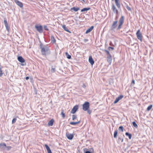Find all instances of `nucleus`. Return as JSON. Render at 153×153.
Instances as JSON below:
<instances>
[{"label":"nucleus","mask_w":153,"mask_h":153,"mask_svg":"<svg viewBox=\"0 0 153 153\" xmlns=\"http://www.w3.org/2000/svg\"><path fill=\"white\" fill-rule=\"evenodd\" d=\"M92 150L93 151V148H92Z\"/></svg>","instance_id":"nucleus-54"},{"label":"nucleus","mask_w":153,"mask_h":153,"mask_svg":"<svg viewBox=\"0 0 153 153\" xmlns=\"http://www.w3.org/2000/svg\"><path fill=\"white\" fill-rule=\"evenodd\" d=\"M112 59V56L111 55L107 56V61L110 64L111 62Z\"/></svg>","instance_id":"nucleus-14"},{"label":"nucleus","mask_w":153,"mask_h":153,"mask_svg":"<svg viewBox=\"0 0 153 153\" xmlns=\"http://www.w3.org/2000/svg\"><path fill=\"white\" fill-rule=\"evenodd\" d=\"M44 29L47 31H48L49 30V29L47 26L46 25H44Z\"/></svg>","instance_id":"nucleus-34"},{"label":"nucleus","mask_w":153,"mask_h":153,"mask_svg":"<svg viewBox=\"0 0 153 153\" xmlns=\"http://www.w3.org/2000/svg\"><path fill=\"white\" fill-rule=\"evenodd\" d=\"M112 9L113 10V11L114 13H115L116 14H117L118 13V10L116 8L114 4H112Z\"/></svg>","instance_id":"nucleus-9"},{"label":"nucleus","mask_w":153,"mask_h":153,"mask_svg":"<svg viewBox=\"0 0 153 153\" xmlns=\"http://www.w3.org/2000/svg\"><path fill=\"white\" fill-rule=\"evenodd\" d=\"M45 147L46 148L47 150L48 149H50V148L49 147V146L47 145V144H45Z\"/></svg>","instance_id":"nucleus-41"},{"label":"nucleus","mask_w":153,"mask_h":153,"mask_svg":"<svg viewBox=\"0 0 153 153\" xmlns=\"http://www.w3.org/2000/svg\"><path fill=\"white\" fill-rule=\"evenodd\" d=\"M117 130H116L114 131V138H117Z\"/></svg>","instance_id":"nucleus-26"},{"label":"nucleus","mask_w":153,"mask_h":153,"mask_svg":"<svg viewBox=\"0 0 153 153\" xmlns=\"http://www.w3.org/2000/svg\"><path fill=\"white\" fill-rule=\"evenodd\" d=\"M6 147V144L4 143H1L0 144V149H4Z\"/></svg>","instance_id":"nucleus-15"},{"label":"nucleus","mask_w":153,"mask_h":153,"mask_svg":"<svg viewBox=\"0 0 153 153\" xmlns=\"http://www.w3.org/2000/svg\"><path fill=\"white\" fill-rule=\"evenodd\" d=\"M85 153H91V152L89 151H86L85 152Z\"/></svg>","instance_id":"nucleus-47"},{"label":"nucleus","mask_w":153,"mask_h":153,"mask_svg":"<svg viewBox=\"0 0 153 153\" xmlns=\"http://www.w3.org/2000/svg\"><path fill=\"white\" fill-rule=\"evenodd\" d=\"M61 115H62V117L63 118H64L65 117V114L63 112V110H62L61 111Z\"/></svg>","instance_id":"nucleus-30"},{"label":"nucleus","mask_w":153,"mask_h":153,"mask_svg":"<svg viewBox=\"0 0 153 153\" xmlns=\"http://www.w3.org/2000/svg\"><path fill=\"white\" fill-rule=\"evenodd\" d=\"M90 9V7H87V8H84L82 9L81 10V12H83L85 11H87L88 10Z\"/></svg>","instance_id":"nucleus-23"},{"label":"nucleus","mask_w":153,"mask_h":153,"mask_svg":"<svg viewBox=\"0 0 153 153\" xmlns=\"http://www.w3.org/2000/svg\"><path fill=\"white\" fill-rule=\"evenodd\" d=\"M136 34L137 38L141 42L142 41V36L140 30H138L137 31Z\"/></svg>","instance_id":"nucleus-6"},{"label":"nucleus","mask_w":153,"mask_h":153,"mask_svg":"<svg viewBox=\"0 0 153 153\" xmlns=\"http://www.w3.org/2000/svg\"><path fill=\"white\" fill-rule=\"evenodd\" d=\"M29 77L28 76H27L25 78V79L26 80H28L29 79Z\"/></svg>","instance_id":"nucleus-49"},{"label":"nucleus","mask_w":153,"mask_h":153,"mask_svg":"<svg viewBox=\"0 0 153 153\" xmlns=\"http://www.w3.org/2000/svg\"><path fill=\"white\" fill-rule=\"evenodd\" d=\"M132 124L133 126L136 128H137L138 127V126L137 124L136 123V122L134 121L132 122Z\"/></svg>","instance_id":"nucleus-29"},{"label":"nucleus","mask_w":153,"mask_h":153,"mask_svg":"<svg viewBox=\"0 0 153 153\" xmlns=\"http://www.w3.org/2000/svg\"><path fill=\"white\" fill-rule=\"evenodd\" d=\"M83 1H84V2H85V1L84 0H82Z\"/></svg>","instance_id":"nucleus-53"},{"label":"nucleus","mask_w":153,"mask_h":153,"mask_svg":"<svg viewBox=\"0 0 153 153\" xmlns=\"http://www.w3.org/2000/svg\"><path fill=\"white\" fill-rule=\"evenodd\" d=\"M65 55L67 57V58L68 59H71V56L69 55L68 52H66L65 53Z\"/></svg>","instance_id":"nucleus-25"},{"label":"nucleus","mask_w":153,"mask_h":153,"mask_svg":"<svg viewBox=\"0 0 153 153\" xmlns=\"http://www.w3.org/2000/svg\"><path fill=\"white\" fill-rule=\"evenodd\" d=\"M77 118L76 115H72V120H74Z\"/></svg>","instance_id":"nucleus-33"},{"label":"nucleus","mask_w":153,"mask_h":153,"mask_svg":"<svg viewBox=\"0 0 153 153\" xmlns=\"http://www.w3.org/2000/svg\"><path fill=\"white\" fill-rule=\"evenodd\" d=\"M118 21L117 20L114 21L113 22L112 24V25L111 28V30H114L117 27V23L118 22Z\"/></svg>","instance_id":"nucleus-7"},{"label":"nucleus","mask_w":153,"mask_h":153,"mask_svg":"<svg viewBox=\"0 0 153 153\" xmlns=\"http://www.w3.org/2000/svg\"><path fill=\"white\" fill-rule=\"evenodd\" d=\"M108 49L109 51L113 50L114 49V48L111 47H109L108 48Z\"/></svg>","instance_id":"nucleus-35"},{"label":"nucleus","mask_w":153,"mask_h":153,"mask_svg":"<svg viewBox=\"0 0 153 153\" xmlns=\"http://www.w3.org/2000/svg\"><path fill=\"white\" fill-rule=\"evenodd\" d=\"M89 62L92 65H93L94 63V61L91 56H89Z\"/></svg>","instance_id":"nucleus-12"},{"label":"nucleus","mask_w":153,"mask_h":153,"mask_svg":"<svg viewBox=\"0 0 153 153\" xmlns=\"http://www.w3.org/2000/svg\"><path fill=\"white\" fill-rule=\"evenodd\" d=\"M103 51L105 52L106 53L107 55V56H110V55H111L110 54L109 52V51H108V50H104Z\"/></svg>","instance_id":"nucleus-27"},{"label":"nucleus","mask_w":153,"mask_h":153,"mask_svg":"<svg viewBox=\"0 0 153 153\" xmlns=\"http://www.w3.org/2000/svg\"><path fill=\"white\" fill-rule=\"evenodd\" d=\"M15 3L20 7H22L23 6V4L22 2H20L18 0H15Z\"/></svg>","instance_id":"nucleus-11"},{"label":"nucleus","mask_w":153,"mask_h":153,"mask_svg":"<svg viewBox=\"0 0 153 153\" xmlns=\"http://www.w3.org/2000/svg\"><path fill=\"white\" fill-rule=\"evenodd\" d=\"M47 151L48 152H49L51 151V150L50 149H48V150H47Z\"/></svg>","instance_id":"nucleus-50"},{"label":"nucleus","mask_w":153,"mask_h":153,"mask_svg":"<svg viewBox=\"0 0 153 153\" xmlns=\"http://www.w3.org/2000/svg\"><path fill=\"white\" fill-rule=\"evenodd\" d=\"M118 141L119 142H120L121 140V142H123V138H121L120 137H119L118 139Z\"/></svg>","instance_id":"nucleus-37"},{"label":"nucleus","mask_w":153,"mask_h":153,"mask_svg":"<svg viewBox=\"0 0 153 153\" xmlns=\"http://www.w3.org/2000/svg\"><path fill=\"white\" fill-rule=\"evenodd\" d=\"M124 16H121L119 21V25L117 28V30H119L121 28V26L124 23Z\"/></svg>","instance_id":"nucleus-2"},{"label":"nucleus","mask_w":153,"mask_h":153,"mask_svg":"<svg viewBox=\"0 0 153 153\" xmlns=\"http://www.w3.org/2000/svg\"><path fill=\"white\" fill-rule=\"evenodd\" d=\"M17 59L18 60L22 63V65L24 66L26 65V63L25 62V60L24 59L22 56H19L18 57Z\"/></svg>","instance_id":"nucleus-5"},{"label":"nucleus","mask_w":153,"mask_h":153,"mask_svg":"<svg viewBox=\"0 0 153 153\" xmlns=\"http://www.w3.org/2000/svg\"><path fill=\"white\" fill-rule=\"evenodd\" d=\"M115 3L116 5L117 6V7L119 8L120 7V1L119 0H115Z\"/></svg>","instance_id":"nucleus-19"},{"label":"nucleus","mask_w":153,"mask_h":153,"mask_svg":"<svg viewBox=\"0 0 153 153\" xmlns=\"http://www.w3.org/2000/svg\"><path fill=\"white\" fill-rule=\"evenodd\" d=\"M2 71L1 68H0V76H1L2 75Z\"/></svg>","instance_id":"nucleus-40"},{"label":"nucleus","mask_w":153,"mask_h":153,"mask_svg":"<svg viewBox=\"0 0 153 153\" xmlns=\"http://www.w3.org/2000/svg\"><path fill=\"white\" fill-rule=\"evenodd\" d=\"M40 46L42 54L45 55L47 54L50 53V51L48 48L46 46L42 47V44H40Z\"/></svg>","instance_id":"nucleus-1"},{"label":"nucleus","mask_w":153,"mask_h":153,"mask_svg":"<svg viewBox=\"0 0 153 153\" xmlns=\"http://www.w3.org/2000/svg\"><path fill=\"white\" fill-rule=\"evenodd\" d=\"M126 8L128 10H129V11L131 10V8L130 7H128V5H126Z\"/></svg>","instance_id":"nucleus-32"},{"label":"nucleus","mask_w":153,"mask_h":153,"mask_svg":"<svg viewBox=\"0 0 153 153\" xmlns=\"http://www.w3.org/2000/svg\"><path fill=\"white\" fill-rule=\"evenodd\" d=\"M117 17H116L115 18V19L116 20H117Z\"/></svg>","instance_id":"nucleus-51"},{"label":"nucleus","mask_w":153,"mask_h":153,"mask_svg":"<svg viewBox=\"0 0 153 153\" xmlns=\"http://www.w3.org/2000/svg\"><path fill=\"white\" fill-rule=\"evenodd\" d=\"M62 27L64 29V30H65V31H66L67 32H69V33H71V31H70L68 29V28L67 27H66V25H63L62 26Z\"/></svg>","instance_id":"nucleus-16"},{"label":"nucleus","mask_w":153,"mask_h":153,"mask_svg":"<svg viewBox=\"0 0 153 153\" xmlns=\"http://www.w3.org/2000/svg\"><path fill=\"white\" fill-rule=\"evenodd\" d=\"M89 103L88 102H85L82 105V109L84 111L88 110L89 108Z\"/></svg>","instance_id":"nucleus-3"},{"label":"nucleus","mask_w":153,"mask_h":153,"mask_svg":"<svg viewBox=\"0 0 153 153\" xmlns=\"http://www.w3.org/2000/svg\"><path fill=\"white\" fill-rule=\"evenodd\" d=\"M51 42L52 43H54L56 42V40H55L54 36H51Z\"/></svg>","instance_id":"nucleus-24"},{"label":"nucleus","mask_w":153,"mask_h":153,"mask_svg":"<svg viewBox=\"0 0 153 153\" xmlns=\"http://www.w3.org/2000/svg\"><path fill=\"white\" fill-rule=\"evenodd\" d=\"M125 135L128 137L129 139H131L132 137V135L131 134H130L128 132H126L125 133Z\"/></svg>","instance_id":"nucleus-22"},{"label":"nucleus","mask_w":153,"mask_h":153,"mask_svg":"<svg viewBox=\"0 0 153 153\" xmlns=\"http://www.w3.org/2000/svg\"><path fill=\"white\" fill-rule=\"evenodd\" d=\"M79 10V8L74 7L71 8V10H74V12H76Z\"/></svg>","instance_id":"nucleus-20"},{"label":"nucleus","mask_w":153,"mask_h":153,"mask_svg":"<svg viewBox=\"0 0 153 153\" xmlns=\"http://www.w3.org/2000/svg\"><path fill=\"white\" fill-rule=\"evenodd\" d=\"M4 23L5 26H7V25H8L7 21L6 20H4Z\"/></svg>","instance_id":"nucleus-38"},{"label":"nucleus","mask_w":153,"mask_h":153,"mask_svg":"<svg viewBox=\"0 0 153 153\" xmlns=\"http://www.w3.org/2000/svg\"><path fill=\"white\" fill-rule=\"evenodd\" d=\"M134 84H135V81L134 79H133L132 80V81H131V85H133Z\"/></svg>","instance_id":"nucleus-39"},{"label":"nucleus","mask_w":153,"mask_h":153,"mask_svg":"<svg viewBox=\"0 0 153 153\" xmlns=\"http://www.w3.org/2000/svg\"><path fill=\"white\" fill-rule=\"evenodd\" d=\"M16 118H13L12 120V124L16 122Z\"/></svg>","instance_id":"nucleus-36"},{"label":"nucleus","mask_w":153,"mask_h":153,"mask_svg":"<svg viewBox=\"0 0 153 153\" xmlns=\"http://www.w3.org/2000/svg\"><path fill=\"white\" fill-rule=\"evenodd\" d=\"M54 122V120L53 119H52L49 121L48 122V125L49 126H52L53 123Z\"/></svg>","instance_id":"nucleus-17"},{"label":"nucleus","mask_w":153,"mask_h":153,"mask_svg":"<svg viewBox=\"0 0 153 153\" xmlns=\"http://www.w3.org/2000/svg\"><path fill=\"white\" fill-rule=\"evenodd\" d=\"M87 112H88V113L89 114H90L91 113V110H90L89 109H88V110H87Z\"/></svg>","instance_id":"nucleus-45"},{"label":"nucleus","mask_w":153,"mask_h":153,"mask_svg":"<svg viewBox=\"0 0 153 153\" xmlns=\"http://www.w3.org/2000/svg\"><path fill=\"white\" fill-rule=\"evenodd\" d=\"M80 123V120L77 122H71L70 123V124L72 125H75L79 123Z\"/></svg>","instance_id":"nucleus-21"},{"label":"nucleus","mask_w":153,"mask_h":153,"mask_svg":"<svg viewBox=\"0 0 153 153\" xmlns=\"http://www.w3.org/2000/svg\"><path fill=\"white\" fill-rule=\"evenodd\" d=\"M6 30L8 31H9V27L8 25H7V26H5Z\"/></svg>","instance_id":"nucleus-44"},{"label":"nucleus","mask_w":153,"mask_h":153,"mask_svg":"<svg viewBox=\"0 0 153 153\" xmlns=\"http://www.w3.org/2000/svg\"><path fill=\"white\" fill-rule=\"evenodd\" d=\"M82 86L84 88H85L86 87V85H85L84 84H83Z\"/></svg>","instance_id":"nucleus-48"},{"label":"nucleus","mask_w":153,"mask_h":153,"mask_svg":"<svg viewBox=\"0 0 153 153\" xmlns=\"http://www.w3.org/2000/svg\"><path fill=\"white\" fill-rule=\"evenodd\" d=\"M114 0H112V1H113Z\"/></svg>","instance_id":"nucleus-55"},{"label":"nucleus","mask_w":153,"mask_h":153,"mask_svg":"<svg viewBox=\"0 0 153 153\" xmlns=\"http://www.w3.org/2000/svg\"><path fill=\"white\" fill-rule=\"evenodd\" d=\"M94 26H91L86 31L85 33L87 34L90 32L93 29Z\"/></svg>","instance_id":"nucleus-18"},{"label":"nucleus","mask_w":153,"mask_h":153,"mask_svg":"<svg viewBox=\"0 0 153 153\" xmlns=\"http://www.w3.org/2000/svg\"><path fill=\"white\" fill-rule=\"evenodd\" d=\"M123 127L122 126H120L119 128L118 129L119 131H121L122 132L123 131Z\"/></svg>","instance_id":"nucleus-31"},{"label":"nucleus","mask_w":153,"mask_h":153,"mask_svg":"<svg viewBox=\"0 0 153 153\" xmlns=\"http://www.w3.org/2000/svg\"><path fill=\"white\" fill-rule=\"evenodd\" d=\"M35 28L40 33H42L43 32V27L41 25H36L35 26Z\"/></svg>","instance_id":"nucleus-4"},{"label":"nucleus","mask_w":153,"mask_h":153,"mask_svg":"<svg viewBox=\"0 0 153 153\" xmlns=\"http://www.w3.org/2000/svg\"><path fill=\"white\" fill-rule=\"evenodd\" d=\"M78 109V106L77 105H76L74 106L73 108L72 109L71 113L72 114H74L76 113V111Z\"/></svg>","instance_id":"nucleus-8"},{"label":"nucleus","mask_w":153,"mask_h":153,"mask_svg":"<svg viewBox=\"0 0 153 153\" xmlns=\"http://www.w3.org/2000/svg\"><path fill=\"white\" fill-rule=\"evenodd\" d=\"M152 105H149V106L147 108V110L148 111H150L151 109L152 108Z\"/></svg>","instance_id":"nucleus-28"},{"label":"nucleus","mask_w":153,"mask_h":153,"mask_svg":"<svg viewBox=\"0 0 153 153\" xmlns=\"http://www.w3.org/2000/svg\"><path fill=\"white\" fill-rule=\"evenodd\" d=\"M51 71L53 73L55 71V68H52L51 70Z\"/></svg>","instance_id":"nucleus-43"},{"label":"nucleus","mask_w":153,"mask_h":153,"mask_svg":"<svg viewBox=\"0 0 153 153\" xmlns=\"http://www.w3.org/2000/svg\"><path fill=\"white\" fill-rule=\"evenodd\" d=\"M88 41V40L87 39H85L84 40V42H87Z\"/></svg>","instance_id":"nucleus-46"},{"label":"nucleus","mask_w":153,"mask_h":153,"mask_svg":"<svg viewBox=\"0 0 153 153\" xmlns=\"http://www.w3.org/2000/svg\"><path fill=\"white\" fill-rule=\"evenodd\" d=\"M48 153H52L51 151L49 152H48Z\"/></svg>","instance_id":"nucleus-52"},{"label":"nucleus","mask_w":153,"mask_h":153,"mask_svg":"<svg viewBox=\"0 0 153 153\" xmlns=\"http://www.w3.org/2000/svg\"><path fill=\"white\" fill-rule=\"evenodd\" d=\"M5 148H6V149H7V150H8L11 149V147L10 146H6V147Z\"/></svg>","instance_id":"nucleus-42"},{"label":"nucleus","mask_w":153,"mask_h":153,"mask_svg":"<svg viewBox=\"0 0 153 153\" xmlns=\"http://www.w3.org/2000/svg\"><path fill=\"white\" fill-rule=\"evenodd\" d=\"M123 97V95H120L117 98L114 102V103L115 104L117 103L120 100L122 99Z\"/></svg>","instance_id":"nucleus-10"},{"label":"nucleus","mask_w":153,"mask_h":153,"mask_svg":"<svg viewBox=\"0 0 153 153\" xmlns=\"http://www.w3.org/2000/svg\"><path fill=\"white\" fill-rule=\"evenodd\" d=\"M66 137H67V138L70 140H72L73 137H74V136L73 135V134H66Z\"/></svg>","instance_id":"nucleus-13"}]
</instances>
